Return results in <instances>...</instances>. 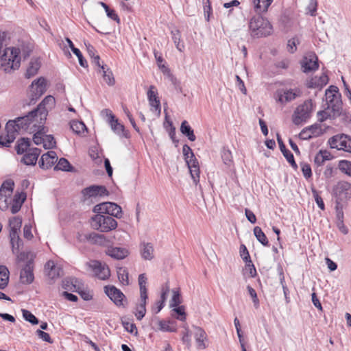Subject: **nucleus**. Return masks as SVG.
<instances>
[{
	"label": "nucleus",
	"mask_w": 351,
	"mask_h": 351,
	"mask_svg": "<svg viewBox=\"0 0 351 351\" xmlns=\"http://www.w3.org/2000/svg\"><path fill=\"white\" fill-rule=\"evenodd\" d=\"M339 169L344 173L345 174L348 175V176L351 177V162L348 160H341L339 162Z\"/></svg>",
	"instance_id": "nucleus-47"
},
{
	"label": "nucleus",
	"mask_w": 351,
	"mask_h": 351,
	"mask_svg": "<svg viewBox=\"0 0 351 351\" xmlns=\"http://www.w3.org/2000/svg\"><path fill=\"white\" fill-rule=\"evenodd\" d=\"M32 141L28 138H21L17 141L16 145V154H39L40 150L38 148L31 147Z\"/></svg>",
	"instance_id": "nucleus-18"
},
{
	"label": "nucleus",
	"mask_w": 351,
	"mask_h": 351,
	"mask_svg": "<svg viewBox=\"0 0 351 351\" xmlns=\"http://www.w3.org/2000/svg\"><path fill=\"white\" fill-rule=\"evenodd\" d=\"M336 204H341L351 198V184L346 181L339 182L333 188Z\"/></svg>",
	"instance_id": "nucleus-9"
},
{
	"label": "nucleus",
	"mask_w": 351,
	"mask_h": 351,
	"mask_svg": "<svg viewBox=\"0 0 351 351\" xmlns=\"http://www.w3.org/2000/svg\"><path fill=\"white\" fill-rule=\"evenodd\" d=\"M173 295L171 300L170 306L171 307H176L181 303L180 295L177 289L172 290Z\"/></svg>",
	"instance_id": "nucleus-51"
},
{
	"label": "nucleus",
	"mask_w": 351,
	"mask_h": 351,
	"mask_svg": "<svg viewBox=\"0 0 351 351\" xmlns=\"http://www.w3.org/2000/svg\"><path fill=\"white\" fill-rule=\"evenodd\" d=\"M34 122H36L33 124L34 127H42L43 130L44 129L43 125H39V116L36 113H32V111L25 116L17 117L14 120H10L6 123V128L18 134L21 130H27Z\"/></svg>",
	"instance_id": "nucleus-2"
},
{
	"label": "nucleus",
	"mask_w": 351,
	"mask_h": 351,
	"mask_svg": "<svg viewBox=\"0 0 351 351\" xmlns=\"http://www.w3.org/2000/svg\"><path fill=\"white\" fill-rule=\"evenodd\" d=\"M271 3V0H254V8L256 12H266Z\"/></svg>",
	"instance_id": "nucleus-37"
},
{
	"label": "nucleus",
	"mask_w": 351,
	"mask_h": 351,
	"mask_svg": "<svg viewBox=\"0 0 351 351\" xmlns=\"http://www.w3.org/2000/svg\"><path fill=\"white\" fill-rule=\"evenodd\" d=\"M36 333L38 336V337L40 339H43L44 341H46L48 343H52V340L48 333H47L41 330H37Z\"/></svg>",
	"instance_id": "nucleus-59"
},
{
	"label": "nucleus",
	"mask_w": 351,
	"mask_h": 351,
	"mask_svg": "<svg viewBox=\"0 0 351 351\" xmlns=\"http://www.w3.org/2000/svg\"><path fill=\"white\" fill-rule=\"evenodd\" d=\"M38 155H23L21 159V162L25 165H35L38 160Z\"/></svg>",
	"instance_id": "nucleus-49"
},
{
	"label": "nucleus",
	"mask_w": 351,
	"mask_h": 351,
	"mask_svg": "<svg viewBox=\"0 0 351 351\" xmlns=\"http://www.w3.org/2000/svg\"><path fill=\"white\" fill-rule=\"evenodd\" d=\"M332 159V155H316L315 162L319 165L322 164L325 160Z\"/></svg>",
	"instance_id": "nucleus-64"
},
{
	"label": "nucleus",
	"mask_w": 351,
	"mask_h": 351,
	"mask_svg": "<svg viewBox=\"0 0 351 351\" xmlns=\"http://www.w3.org/2000/svg\"><path fill=\"white\" fill-rule=\"evenodd\" d=\"M71 129L75 134H80L84 133L86 130L85 124L82 121L73 120L70 123Z\"/></svg>",
	"instance_id": "nucleus-40"
},
{
	"label": "nucleus",
	"mask_w": 351,
	"mask_h": 351,
	"mask_svg": "<svg viewBox=\"0 0 351 351\" xmlns=\"http://www.w3.org/2000/svg\"><path fill=\"white\" fill-rule=\"evenodd\" d=\"M336 215L338 222L343 221V204L336 205Z\"/></svg>",
	"instance_id": "nucleus-63"
},
{
	"label": "nucleus",
	"mask_w": 351,
	"mask_h": 351,
	"mask_svg": "<svg viewBox=\"0 0 351 351\" xmlns=\"http://www.w3.org/2000/svg\"><path fill=\"white\" fill-rule=\"evenodd\" d=\"M57 160V155H41L38 165L43 169H49L53 166Z\"/></svg>",
	"instance_id": "nucleus-29"
},
{
	"label": "nucleus",
	"mask_w": 351,
	"mask_h": 351,
	"mask_svg": "<svg viewBox=\"0 0 351 351\" xmlns=\"http://www.w3.org/2000/svg\"><path fill=\"white\" fill-rule=\"evenodd\" d=\"M9 271L5 266H0V289H4L8 284Z\"/></svg>",
	"instance_id": "nucleus-38"
},
{
	"label": "nucleus",
	"mask_w": 351,
	"mask_h": 351,
	"mask_svg": "<svg viewBox=\"0 0 351 351\" xmlns=\"http://www.w3.org/2000/svg\"><path fill=\"white\" fill-rule=\"evenodd\" d=\"M23 318L30 322L32 324H37L38 323V319L29 311L23 309L22 310Z\"/></svg>",
	"instance_id": "nucleus-50"
},
{
	"label": "nucleus",
	"mask_w": 351,
	"mask_h": 351,
	"mask_svg": "<svg viewBox=\"0 0 351 351\" xmlns=\"http://www.w3.org/2000/svg\"><path fill=\"white\" fill-rule=\"evenodd\" d=\"M328 82V77L325 73H322L319 77H314L311 79V80L308 82L307 86L308 88H319V90H322V88L326 86Z\"/></svg>",
	"instance_id": "nucleus-25"
},
{
	"label": "nucleus",
	"mask_w": 351,
	"mask_h": 351,
	"mask_svg": "<svg viewBox=\"0 0 351 351\" xmlns=\"http://www.w3.org/2000/svg\"><path fill=\"white\" fill-rule=\"evenodd\" d=\"M169 321L159 320L158 322L159 330L164 332H174L176 330L175 326H171Z\"/></svg>",
	"instance_id": "nucleus-45"
},
{
	"label": "nucleus",
	"mask_w": 351,
	"mask_h": 351,
	"mask_svg": "<svg viewBox=\"0 0 351 351\" xmlns=\"http://www.w3.org/2000/svg\"><path fill=\"white\" fill-rule=\"evenodd\" d=\"M147 295H140L138 304L134 311V313L138 320H141L146 313V301Z\"/></svg>",
	"instance_id": "nucleus-23"
},
{
	"label": "nucleus",
	"mask_w": 351,
	"mask_h": 351,
	"mask_svg": "<svg viewBox=\"0 0 351 351\" xmlns=\"http://www.w3.org/2000/svg\"><path fill=\"white\" fill-rule=\"evenodd\" d=\"M331 148H336L338 150H343L351 154V137L344 134H337L328 141Z\"/></svg>",
	"instance_id": "nucleus-12"
},
{
	"label": "nucleus",
	"mask_w": 351,
	"mask_h": 351,
	"mask_svg": "<svg viewBox=\"0 0 351 351\" xmlns=\"http://www.w3.org/2000/svg\"><path fill=\"white\" fill-rule=\"evenodd\" d=\"M254 234L257 240L261 244H263L265 246H267L269 245L267 238L260 227L256 226L254 228Z\"/></svg>",
	"instance_id": "nucleus-42"
},
{
	"label": "nucleus",
	"mask_w": 351,
	"mask_h": 351,
	"mask_svg": "<svg viewBox=\"0 0 351 351\" xmlns=\"http://www.w3.org/2000/svg\"><path fill=\"white\" fill-rule=\"evenodd\" d=\"M45 134L42 130H38L34 134L33 141L37 145H43Z\"/></svg>",
	"instance_id": "nucleus-54"
},
{
	"label": "nucleus",
	"mask_w": 351,
	"mask_h": 351,
	"mask_svg": "<svg viewBox=\"0 0 351 351\" xmlns=\"http://www.w3.org/2000/svg\"><path fill=\"white\" fill-rule=\"evenodd\" d=\"M102 213L95 215L92 218V227L101 232H109L117 227V221L109 215H104Z\"/></svg>",
	"instance_id": "nucleus-7"
},
{
	"label": "nucleus",
	"mask_w": 351,
	"mask_h": 351,
	"mask_svg": "<svg viewBox=\"0 0 351 351\" xmlns=\"http://www.w3.org/2000/svg\"><path fill=\"white\" fill-rule=\"evenodd\" d=\"M25 199V196L23 194L18 193L14 195L12 202H10L12 213H16L19 211Z\"/></svg>",
	"instance_id": "nucleus-32"
},
{
	"label": "nucleus",
	"mask_w": 351,
	"mask_h": 351,
	"mask_svg": "<svg viewBox=\"0 0 351 351\" xmlns=\"http://www.w3.org/2000/svg\"><path fill=\"white\" fill-rule=\"evenodd\" d=\"M108 116V122L110 125L111 129L114 133L119 135L120 137H129V133L125 130L123 125L121 124L118 119L110 112Z\"/></svg>",
	"instance_id": "nucleus-19"
},
{
	"label": "nucleus",
	"mask_w": 351,
	"mask_h": 351,
	"mask_svg": "<svg viewBox=\"0 0 351 351\" xmlns=\"http://www.w3.org/2000/svg\"><path fill=\"white\" fill-rule=\"evenodd\" d=\"M66 41L73 53L78 58L80 64L83 67H87L88 64L86 60L84 58L82 53L79 49L75 47L73 42L69 38H66Z\"/></svg>",
	"instance_id": "nucleus-35"
},
{
	"label": "nucleus",
	"mask_w": 351,
	"mask_h": 351,
	"mask_svg": "<svg viewBox=\"0 0 351 351\" xmlns=\"http://www.w3.org/2000/svg\"><path fill=\"white\" fill-rule=\"evenodd\" d=\"M195 330V339L197 348L199 350H204L207 347L206 333L202 328L199 327H196Z\"/></svg>",
	"instance_id": "nucleus-22"
},
{
	"label": "nucleus",
	"mask_w": 351,
	"mask_h": 351,
	"mask_svg": "<svg viewBox=\"0 0 351 351\" xmlns=\"http://www.w3.org/2000/svg\"><path fill=\"white\" fill-rule=\"evenodd\" d=\"M3 37L0 35V69L8 73L20 66V50L14 47L3 49Z\"/></svg>",
	"instance_id": "nucleus-1"
},
{
	"label": "nucleus",
	"mask_w": 351,
	"mask_h": 351,
	"mask_svg": "<svg viewBox=\"0 0 351 351\" xmlns=\"http://www.w3.org/2000/svg\"><path fill=\"white\" fill-rule=\"evenodd\" d=\"M70 167L71 165L67 160L65 158H60L55 167V169L62 171H69Z\"/></svg>",
	"instance_id": "nucleus-52"
},
{
	"label": "nucleus",
	"mask_w": 351,
	"mask_h": 351,
	"mask_svg": "<svg viewBox=\"0 0 351 351\" xmlns=\"http://www.w3.org/2000/svg\"><path fill=\"white\" fill-rule=\"evenodd\" d=\"M56 142L52 135L45 134L43 146L45 149H51L56 147Z\"/></svg>",
	"instance_id": "nucleus-48"
},
{
	"label": "nucleus",
	"mask_w": 351,
	"mask_h": 351,
	"mask_svg": "<svg viewBox=\"0 0 351 351\" xmlns=\"http://www.w3.org/2000/svg\"><path fill=\"white\" fill-rule=\"evenodd\" d=\"M55 104V98L53 96H47L38 107L32 110L39 116V125H44L47 119L48 109L52 108Z\"/></svg>",
	"instance_id": "nucleus-11"
},
{
	"label": "nucleus",
	"mask_w": 351,
	"mask_h": 351,
	"mask_svg": "<svg viewBox=\"0 0 351 351\" xmlns=\"http://www.w3.org/2000/svg\"><path fill=\"white\" fill-rule=\"evenodd\" d=\"M104 291L117 306H125L127 299L121 290L113 285H108L104 287Z\"/></svg>",
	"instance_id": "nucleus-13"
},
{
	"label": "nucleus",
	"mask_w": 351,
	"mask_h": 351,
	"mask_svg": "<svg viewBox=\"0 0 351 351\" xmlns=\"http://www.w3.org/2000/svg\"><path fill=\"white\" fill-rule=\"evenodd\" d=\"M14 183L12 180H5L0 188V202L8 203L12 194Z\"/></svg>",
	"instance_id": "nucleus-20"
},
{
	"label": "nucleus",
	"mask_w": 351,
	"mask_h": 351,
	"mask_svg": "<svg viewBox=\"0 0 351 351\" xmlns=\"http://www.w3.org/2000/svg\"><path fill=\"white\" fill-rule=\"evenodd\" d=\"M299 136L301 139L307 140V139H309L315 136L313 135V133H312V132H310L306 128L301 131V132L299 134Z\"/></svg>",
	"instance_id": "nucleus-62"
},
{
	"label": "nucleus",
	"mask_w": 351,
	"mask_h": 351,
	"mask_svg": "<svg viewBox=\"0 0 351 351\" xmlns=\"http://www.w3.org/2000/svg\"><path fill=\"white\" fill-rule=\"evenodd\" d=\"M172 312L177 314H172V316L176 318L177 319H179L180 321H185L186 319V313H185V307L184 306H178L175 307Z\"/></svg>",
	"instance_id": "nucleus-43"
},
{
	"label": "nucleus",
	"mask_w": 351,
	"mask_h": 351,
	"mask_svg": "<svg viewBox=\"0 0 351 351\" xmlns=\"http://www.w3.org/2000/svg\"><path fill=\"white\" fill-rule=\"evenodd\" d=\"M6 134L0 135V145L1 147H10V145L14 142L17 134L12 130L5 127Z\"/></svg>",
	"instance_id": "nucleus-28"
},
{
	"label": "nucleus",
	"mask_w": 351,
	"mask_h": 351,
	"mask_svg": "<svg viewBox=\"0 0 351 351\" xmlns=\"http://www.w3.org/2000/svg\"><path fill=\"white\" fill-rule=\"evenodd\" d=\"M124 328L130 333H137V328L134 324L128 322H123Z\"/></svg>",
	"instance_id": "nucleus-58"
},
{
	"label": "nucleus",
	"mask_w": 351,
	"mask_h": 351,
	"mask_svg": "<svg viewBox=\"0 0 351 351\" xmlns=\"http://www.w3.org/2000/svg\"><path fill=\"white\" fill-rule=\"evenodd\" d=\"M317 2L316 0H309L308 5L306 7V12L311 16L316 14Z\"/></svg>",
	"instance_id": "nucleus-53"
},
{
	"label": "nucleus",
	"mask_w": 351,
	"mask_h": 351,
	"mask_svg": "<svg viewBox=\"0 0 351 351\" xmlns=\"http://www.w3.org/2000/svg\"><path fill=\"white\" fill-rule=\"evenodd\" d=\"M297 94L293 90H287L283 94L278 95V101L281 103L291 101L295 99Z\"/></svg>",
	"instance_id": "nucleus-39"
},
{
	"label": "nucleus",
	"mask_w": 351,
	"mask_h": 351,
	"mask_svg": "<svg viewBox=\"0 0 351 351\" xmlns=\"http://www.w3.org/2000/svg\"><path fill=\"white\" fill-rule=\"evenodd\" d=\"M93 211L97 213L108 214L118 219L122 217L123 213L121 206L112 202H104L96 205Z\"/></svg>",
	"instance_id": "nucleus-10"
},
{
	"label": "nucleus",
	"mask_w": 351,
	"mask_h": 351,
	"mask_svg": "<svg viewBox=\"0 0 351 351\" xmlns=\"http://www.w3.org/2000/svg\"><path fill=\"white\" fill-rule=\"evenodd\" d=\"M301 64L304 73L316 71L319 68L318 58L315 53H310L304 57Z\"/></svg>",
	"instance_id": "nucleus-17"
},
{
	"label": "nucleus",
	"mask_w": 351,
	"mask_h": 351,
	"mask_svg": "<svg viewBox=\"0 0 351 351\" xmlns=\"http://www.w3.org/2000/svg\"><path fill=\"white\" fill-rule=\"evenodd\" d=\"M317 117H318V120L320 122H323L328 118L334 119L332 117V112L329 113L326 110L318 112Z\"/></svg>",
	"instance_id": "nucleus-55"
},
{
	"label": "nucleus",
	"mask_w": 351,
	"mask_h": 351,
	"mask_svg": "<svg viewBox=\"0 0 351 351\" xmlns=\"http://www.w3.org/2000/svg\"><path fill=\"white\" fill-rule=\"evenodd\" d=\"M83 194L88 197L107 195L108 192L104 186L92 185L83 190Z\"/></svg>",
	"instance_id": "nucleus-21"
},
{
	"label": "nucleus",
	"mask_w": 351,
	"mask_h": 351,
	"mask_svg": "<svg viewBox=\"0 0 351 351\" xmlns=\"http://www.w3.org/2000/svg\"><path fill=\"white\" fill-rule=\"evenodd\" d=\"M30 98L32 101H36L46 91V80L44 77H39L32 82L30 85Z\"/></svg>",
	"instance_id": "nucleus-15"
},
{
	"label": "nucleus",
	"mask_w": 351,
	"mask_h": 351,
	"mask_svg": "<svg viewBox=\"0 0 351 351\" xmlns=\"http://www.w3.org/2000/svg\"><path fill=\"white\" fill-rule=\"evenodd\" d=\"M245 269L249 271V275L250 277H254L256 275V268L254 265L252 263L251 260L246 263Z\"/></svg>",
	"instance_id": "nucleus-61"
},
{
	"label": "nucleus",
	"mask_w": 351,
	"mask_h": 351,
	"mask_svg": "<svg viewBox=\"0 0 351 351\" xmlns=\"http://www.w3.org/2000/svg\"><path fill=\"white\" fill-rule=\"evenodd\" d=\"M40 67V62L38 59H33L30 61L25 73L27 78H31L36 75Z\"/></svg>",
	"instance_id": "nucleus-33"
},
{
	"label": "nucleus",
	"mask_w": 351,
	"mask_h": 351,
	"mask_svg": "<svg viewBox=\"0 0 351 351\" xmlns=\"http://www.w3.org/2000/svg\"><path fill=\"white\" fill-rule=\"evenodd\" d=\"M141 254L144 260L151 261L154 257V250L150 243H143L141 245Z\"/></svg>",
	"instance_id": "nucleus-30"
},
{
	"label": "nucleus",
	"mask_w": 351,
	"mask_h": 351,
	"mask_svg": "<svg viewBox=\"0 0 351 351\" xmlns=\"http://www.w3.org/2000/svg\"><path fill=\"white\" fill-rule=\"evenodd\" d=\"M180 132L182 134L186 136L189 140L191 141H194L196 138L195 135L194 134L193 130L189 125L187 121L184 120L182 122L180 126Z\"/></svg>",
	"instance_id": "nucleus-34"
},
{
	"label": "nucleus",
	"mask_w": 351,
	"mask_h": 351,
	"mask_svg": "<svg viewBox=\"0 0 351 351\" xmlns=\"http://www.w3.org/2000/svg\"><path fill=\"white\" fill-rule=\"evenodd\" d=\"M88 267L93 270L94 274L100 280H106L110 276V271L106 264L97 261H91L88 263Z\"/></svg>",
	"instance_id": "nucleus-16"
},
{
	"label": "nucleus",
	"mask_w": 351,
	"mask_h": 351,
	"mask_svg": "<svg viewBox=\"0 0 351 351\" xmlns=\"http://www.w3.org/2000/svg\"><path fill=\"white\" fill-rule=\"evenodd\" d=\"M301 166L302 171L303 173L304 178H306V179L311 178L312 176V171L310 165L306 163H302Z\"/></svg>",
	"instance_id": "nucleus-57"
},
{
	"label": "nucleus",
	"mask_w": 351,
	"mask_h": 351,
	"mask_svg": "<svg viewBox=\"0 0 351 351\" xmlns=\"http://www.w3.org/2000/svg\"><path fill=\"white\" fill-rule=\"evenodd\" d=\"M23 237L30 240L33 238V234L32 233V226L30 224H25L23 228Z\"/></svg>",
	"instance_id": "nucleus-60"
},
{
	"label": "nucleus",
	"mask_w": 351,
	"mask_h": 351,
	"mask_svg": "<svg viewBox=\"0 0 351 351\" xmlns=\"http://www.w3.org/2000/svg\"><path fill=\"white\" fill-rule=\"evenodd\" d=\"M147 97L151 106L154 107L156 110L160 112V102L158 97V93L154 86H150L147 91Z\"/></svg>",
	"instance_id": "nucleus-24"
},
{
	"label": "nucleus",
	"mask_w": 351,
	"mask_h": 351,
	"mask_svg": "<svg viewBox=\"0 0 351 351\" xmlns=\"http://www.w3.org/2000/svg\"><path fill=\"white\" fill-rule=\"evenodd\" d=\"M22 219L19 217H14L9 221L10 237L13 254H17L23 245V241L19 237Z\"/></svg>",
	"instance_id": "nucleus-6"
},
{
	"label": "nucleus",
	"mask_w": 351,
	"mask_h": 351,
	"mask_svg": "<svg viewBox=\"0 0 351 351\" xmlns=\"http://www.w3.org/2000/svg\"><path fill=\"white\" fill-rule=\"evenodd\" d=\"M106 254L115 259H123L129 255V251L125 247H108Z\"/></svg>",
	"instance_id": "nucleus-26"
},
{
	"label": "nucleus",
	"mask_w": 351,
	"mask_h": 351,
	"mask_svg": "<svg viewBox=\"0 0 351 351\" xmlns=\"http://www.w3.org/2000/svg\"><path fill=\"white\" fill-rule=\"evenodd\" d=\"M172 40L176 45V49L182 52L184 50V44L181 41V34L178 29L171 31Z\"/></svg>",
	"instance_id": "nucleus-36"
},
{
	"label": "nucleus",
	"mask_w": 351,
	"mask_h": 351,
	"mask_svg": "<svg viewBox=\"0 0 351 351\" xmlns=\"http://www.w3.org/2000/svg\"><path fill=\"white\" fill-rule=\"evenodd\" d=\"M249 29L252 36L256 38L269 36L272 32V25L269 21L259 15L250 19Z\"/></svg>",
	"instance_id": "nucleus-4"
},
{
	"label": "nucleus",
	"mask_w": 351,
	"mask_h": 351,
	"mask_svg": "<svg viewBox=\"0 0 351 351\" xmlns=\"http://www.w3.org/2000/svg\"><path fill=\"white\" fill-rule=\"evenodd\" d=\"M16 254V261L18 262L26 261V265L21 270L20 278L23 283L30 284L34 280L33 274V261L35 258V254L32 252H21Z\"/></svg>",
	"instance_id": "nucleus-5"
},
{
	"label": "nucleus",
	"mask_w": 351,
	"mask_h": 351,
	"mask_svg": "<svg viewBox=\"0 0 351 351\" xmlns=\"http://www.w3.org/2000/svg\"><path fill=\"white\" fill-rule=\"evenodd\" d=\"M147 278L145 274H141L138 276V285L140 287V295H147Z\"/></svg>",
	"instance_id": "nucleus-44"
},
{
	"label": "nucleus",
	"mask_w": 351,
	"mask_h": 351,
	"mask_svg": "<svg viewBox=\"0 0 351 351\" xmlns=\"http://www.w3.org/2000/svg\"><path fill=\"white\" fill-rule=\"evenodd\" d=\"M106 66H101V71L103 72L104 80L109 85L113 86L115 83V80L112 74V72L108 69H106Z\"/></svg>",
	"instance_id": "nucleus-41"
},
{
	"label": "nucleus",
	"mask_w": 351,
	"mask_h": 351,
	"mask_svg": "<svg viewBox=\"0 0 351 351\" xmlns=\"http://www.w3.org/2000/svg\"><path fill=\"white\" fill-rule=\"evenodd\" d=\"M185 162L193 182L197 185L199 182V162L195 155H184Z\"/></svg>",
	"instance_id": "nucleus-14"
},
{
	"label": "nucleus",
	"mask_w": 351,
	"mask_h": 351,
	"mask_svg": "<svg viewBox=\"0 0 351 351\" xmlns=\"http://www.w3.org/2000/svg\"><path fill=\"white\" fill-rule=\"evenodd\" d=\"M314 108V104L312 99L306 100L302 104L298 106L293 115V122L295 125H300L306 121L311 116Z\"/></svg>",
	"instance_id": "nucleus-8"
},
{
	"label": "nucleus",
	"mask_w": 351,
	"mask_h": 351,
	"mask_svg": "<svg viewBox=\"0 0 351 351\" xmlns=\"http://www.w3.org/2000/svg\"><path fill=\"white\" fill-rule=\"evenodd\" d=\"M45 270L47 276L51 279L58 278L62 272L60 267L56 266L52 261L47 262L45 265Z\"/></svg>",
	"instance_id": "nucleus-27"
},
{
	"label": "nucleus",
	"mask_w": 351,
	"mask_h": 351,
	"mask_svg": "<svg viewBox=\"0 0 351 351\" xmlns=\"http://www.w3.org/2000/svg\"><path fill=\"white\" fill-rule=\"evenodd\" d=\"M247 289L249 295L251 296V298L253 300L254 306H258L259 304V300L257 298V294H256V291L250 286H247Z\"/></svg>",
	"instance_id": "nucleus-56"
},
{
	"label": "nucleus",
	"mask_w": 351,
	"mask_h": 351,
	"mask_svg": "<svg viewBox=\"0 0 351 351\" xmlns=\"http://www.w3.org/2000/svg\"><path fill=\"white\" fill-rule=\"evenodd\" d=\"M86 238L90 243L100 245H106L107 242L111 241L110 239H107L104 234H99L95 232L86 235Z\"/></svg>",
	"instance_id": "nucleus-31"
},
{
	"label": "nucleus",
	"mask_w": 351,
	"mask_h": 351,
	"mask_svg": "<svg viewBox=\"0 0 351 351\" xmlns=\"http://www.w3.org/2000/svg\"><path fill=\"white\" fill-rule=\"evenodd\" d=\"M326 101L328 105V110L332 112V117L337 118L341 114L342 101L339 89L335 86H330L325 92Z\"/></svg>",
	"instance_id": "nucleus-3"
},
{
	"label": "nucleus",
	"mask_w": 351,
	"mask_h": 351,
	"mask_svg": "<svg viewBox=\"0 0 351 351\" xmlns=\"http://www.w3.org/2000/svg\"><path fill=\"white\" fill-rule=\"evenodd\" d=\"M117 276L119 281L124 285L129 284L128 273L125 268L119 267L117 269Z\"/></svg>",
	"instance_id": "nucleus-46"
}]
</instances>
